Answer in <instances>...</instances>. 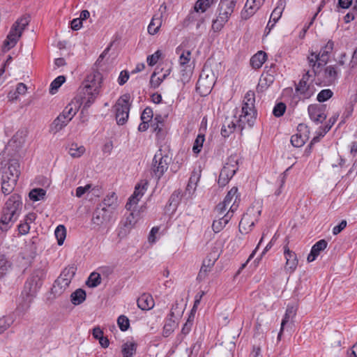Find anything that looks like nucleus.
Wrapping results in <instances>:
<instances>
[{"label":"nucleus","instance_id":"f257e3e1","mask_svg":"<svg viewBox=\"0 0 357 357\" xmlns=\"http://www.w3.org/2000/svg\"><path fill=\"white\" fill-rule=\"evenodd\" d=\"M45 277V270L38 268L35 270L28 278L22 292L24 301L17 306V310L18 311L24 313L29 309L33 298L43 284Z\"/></svg>","mask_w":357,"mask_h":357},{"label":"nucleus","instance_id":"f03ea898","mask_svg":"<svg viewBox=\"0 0 357 357\" xmlns=\"http://www.w3.org/2000/svg\"><path fill=\"white\" fill-rule=\"evenodd\" d=\"M100 75L91 74L79 86L77 98L84 109L89 108L96 99L100 88Z\"/></svg>","mask_w":357,"mask_h":357},{"label":"nucleus","instance_id":"7ed1b4c3","mask_svg":"<svg viewBox=\"0 0 357 357\" xmlns=\"http://www.w3.org/2000/svg\"><path fill=\"white\" fill-rule=\"evenodd\" d=\"M22 200L20 195L13 194L6 201L3 208L2 215L0 219L2 231H6L11 225L17 220L22 210Z\"/></svg>","mask_w":357,"mask_h":357},{"label":"nucleus","instance_id":"20e7f679","mask_svg":"<svg viewBox=\"0 0 357 357\" xmlns=\"http://www.w3.org/2000/svg\"><path fill=\"white\" fill-rule=\"evenodd\" d=\"M255 95L252 91L247 92L242 104L241 114L238 120L241 132L248 126L252 128L257 119V112L255 107Z\"/></svg>","mask_w":357,"mask_h":357},{"label":"nucleus","instance_id":"39448f33","mask_svg":"<svg viewBox=\"0 0 357 357\" xmlns=\"http://www.w3.org/2000/svg\"><path fill=\"white\" fill-rule=\"evenodd\" d=\"M29 21L26 17L17 20L11 26V29L3 42L4 48L7 50H10L17 44L19 38L21 37L22 31L28 25Z\"/></svg>","mask_w":357,"mask_h":357},{"label":"nucleus","instance_id":"423d86ee","mask_svg":"<svg viewBox=\"0 0 357 357\" xmlns=\"http://www.w3.org/2000/svg\"><path fill=\"white\" fill-rule=\"evenodd\" d=\"M130 95L125 93L117 100L114 105L116 120L119 125H123L128 121L130 109Z\"/></svg>","mask_w":357,"mask_h":357},{"label":"nucleus","instance_id":"0eeeda50","mask_svg":"<svg viewBox=\"0 0 357 357\" xmlns=\"http://www.w3.org/2000/svg\"><path fill=\"white\" fill-rule=\"evenodd\" d=\"M153 157L151 165V171L153 176L158 181L167 170L171 158L167 155H162L161 150L158 151Z\"/></svg>","mask_w":357,"mask_h":357},{"label":"nucleus","instance_id":"6e6552de","mask_svg":"<svg viewBox=\"0 0 357 357\" xmlns=\"http://www.w3.org/2000/svg\"><path fill=\"white\" fill-rule=\"evenodd\" d=\"M238 170V160L236 157H229L220 171L218 183L220 186H225Z\"/></svg>","mask_w":357,"mask_h":357},{"label":"nucleus","instance_id":"1a4fd4ad","mask_svg":"<svg viewBox=\"0 0 357 357\" xmlns=\"http://www.w3.org/2000/svg\"><path fill=\"white\" fill-rule=\"evenodd\" d=\"M310 75L309 70H307L303 75L302 79L300 80L298 84L296 85L295 93L293 96V99L296 100V102L301 100H305L310 98L314 94V89L307 85V81Z\"/></svg>","mask_w":357,"mask_h":357},{"label":"nucleus","instance_id":"9d476101","mask_svg":"<svg viewBox=\"0 0 357 357\" xmlns=\"http://www.w3.org/2000/svg\"><path fill=\"white\" fill-rule=\"evenodd\" d=\"M340 70L336 65H330L326 66L324 70H320L319 78L321 79V82L324 85L330 86L334 84L339 77Z\"/></svg>","mask_w":357,"mask_h":357},{"label":"nucleus","instance_id":"9b49d317","mask_svg":"<svg viewBox=\"0 0 357 357\" xmlns=\"http://www.w3.org/2000/svg\"><path fill=\"white\" fill-rule=\"evenodd\" d=\"M219 257L220 254L218 250L212 251L207 255L203 260L202 266L197 275V280H203L206 278L208 273L211 271Z\"/></svg>","mask_w":357,"mask_h":357},{"label":"nucleus","instance_id":"f8f14e48","mask_svg":"<svg viewBox=\"0 0 357 357\" xmlns=\"http://www.w3.org/2000/svg\"><path fill=\"white\" fill-rule=\"evenodd\" d=\"M298 133L291 137V143L295 147L303 146L309 138L310 130L307 125L304 123L298 124L297 127Z\"/></svg>","mask_w":357,"mask_h":357},{"label":"nucleus","instance_id":"ddd939ff","mask_svg":"<svg viewBox=\"0 0 357 357\" xmlns=\"http://www.w3.org/2000/svg\"><path fill=\"white\" fill-rule=\"evenodd\" d=\"M326 107L324 105H310L307 112L310 119L316 123H321L327 117L326 114Z\"/></svg>","mask_w":357,"mask_h":357},{"label":"nucleus","instance_id":"4468645a","mask_svg":"<svg viewBox=\"0 0 357 357\" xmlns=\"http://www.w3.org/2000/svg\"><path fill=\"white\" fill-rule=\"evenodd\" d=\"M236 4V0H220L219 3V15L222 22H227L234 12Z\"/></svg>","mask_w":357,"mask_h":357},{"label":"nucleus","instance_id":"2eb2a0df","mask_svg":"<svg viewBox=\"0 0 357 357\" xmlns=\"http://www.w3.org/2000/svg\"><path fill=\"white\" fill-rule=\"evenodd\" d=\"M149 182L146 180H142L135 188L133 195L129 198L126 204V208L130 210L132 205L137 204L148 188Z\"/></svg>","mask_w":357,"mask_h":357},{"label":"nucleus","instance_id":"dca6fc26","mask_svg":"<svg viewBox=\"0 0 357 357\" xmlns=\"http://www.w3.org/2000/svg\"><path fill=\"white\" fill-rule=\"evenodd\" d=\"M264 0H247L244 9L241 12V17L248 20L262 6Z\"/></svg>","mask_w":357,"mask_h":357},{"label":"nucleus","instance_id":"f3484780","mask_svg":"<svg viewBox=\"0 0 357 357\" xmlns=\"http://www.w3.org/2000/svg\"><path fill=\"white\" fill-rule=\"evenodd\" d=\"M110 213L111 211L107 210L105 207H102V205L100 204L93 213L91 220L93 224L96 226L102 225L108 220Z\"/></svg>","mask_w":357,"mask_h":357},{"label":"nucleus","instance_id":"a211bd4d","mask_svg":"<svg viewBox=\"0 0 357 357\" xmlns=\"http://www.w3.org/2000/svg\"><path fill=\"white\" fill-rule=\"evenodd\" d=\"M237 192L238 188L236 187L231 188V189L227 192L226 197L223 200V202L228 204L229 206L231 204L229 211L231 213L236 211L238 207V202H240V198L239 195L237 194Z\"/></svg>","mask_w":357,"mask_h":357},{"label":"nucleus","instance_id":"6ab92c4d","mask_svg":"<svg viewBox=\"0 0 357 357\" xmlns=\"http://www.w3.org/2000/svg\"><path fill=\"white\" fill-rule=\"evenodd\" d=\"M284 255L286 259L285 268L294 271L298 263L296 253L290 250L288 245H286L284 246Z\"/></svg>","mask_w":357,"mask_h":357},{"label":"nucleus","instance_id":"aec40b11","mask_svg":"<svg viewBox=\"0 0 357 357\" xmlns=\"http://www.w3.org/2000/svg\"><path fill=\"white\" fill-rule=\"evenodd\" d=\"M328 245V243L325 239H321L317 241L311 249L310 254L307 256V261L312 262L316 259L319 255L320 252L324 250Z\"/></svg>","mask_w":357,"mask_h":357},{"label":"nucleus","instance_id":"412c9836","mask_svg":"<svg viewBox=\"0 0 357 357\" xmlns=\"http://www.w3.org/2000/svg\"><path fill=\"white\" fill-rule=\"evenodd\" d=\"M3 174H7L10 178L18 180L20 175L19 161L15 159L10 160L8 163V168L3 172Z\"/></svg>","mask_w":357,"mask_h":357},{"label":"nucleus","instance_id":"4be33fe9","mask_svg":"<svg viewBox=\"0 0 357 357\" xmlns=\"http://www.w3.org/2000/svg\"><path fill=\"white\" fill-rule=\"evenodd\" d=\"M137 306L142 310H149L154 307L155 303L151 295L143 294L137 301Z\"/></svg>","mask_w":357,"mask_h":357},{"label":"nucleus","instance_id":"5701e85b","mask_svg":"<svg viewBox=\"0 0 357 357\" xmlns=\"http://www.w3.org/2000/svg\"><path fill=\"white\" fill-rule=\"evenodd\" d=\"M69 122L70 119H66L64 115L60 114L50 125V132L56 134L66 126Z\"/></svg>","mask_w":357,"mask_h":357},{"label":"nucleus","instance_id":"b1692460","mask_svg":"<svg viewBox=\"0 0 357 357\" xmlns=\"http://www.w3.org/2000/svg\"><path fill=\"white\" fill-rule=\"evenodd\" d=\"M70 282L68 279L63 278L59 276L58 278L54 281V284L51 289L52 293L56 295L61 294L64 290L69 286Z\"/></svg>","mask_w":357,"mask_h":357},{"label":"nucleus","instance_id":"393cba45","mask_svg":"<svg viewBox=\"0 0 357 357\" xmlns=\"http://www.w3.org/2000/svg\"><path fill=\"white\" fill-rule=\"evenodd\" d=\"M309 66L312 68L314 75L315 77H319L320 70H319L322 66H324V63L320 61L319 55L316 53L312 52L307 57Z\"/></svg>","mask_w":357,"mask_h":357},{"label":"nucleus","instance_id":"a878e982","mask_svg":"<svg viewBox=\"0 0 357 357\" xmlns=\"http://www.w3.org/2000/svg\"><path fill=\"white\" fill-rule=\"evenodd\" d=\"M1 191L4 195L10 194L14 189L17 180L10 178L7 174H3L1 178Z\"/></svg>","mask_w":357,"mask_h":357},{"label":"nucleus","instance_id":"bb28decb","mask_svg":"<svg viewBox=\"0 0 357 357\" xmlns=\"http://www.w3.org/2000/svg\"><path fill=\"white\" fill-rule=\"evenodd\" d=\"M102 207H105L107 210L112 212L118 206L117 196L114 192L107 195L101 204Z\"/></svg>","mask_w":357,"mask_h":357},{"label":"nucleus","instance_id":"cd10ccee","mask_svg":"<svg viewBox=\"0 0 357 357\" xmlns=\"http://www.w3.org/2000/svg\"><path fill=\"white\" fill-rule=\"evenodd\" d=\"M239 128L238 123H235L234 121L227 118L221 128V135L224 137H228L231 133H233L235 129Z\"/></svg>","mask_w":357,"mask_h":357},{"label":"nucleus","instance_id":"c85d7f7f","mask_svg":"<svg viewBox=\"0 0 357 357\" xmlns=\"http://www.w3.org/2000/svg\"><path fill=\"white\" fill-rule=\"evenodd\" d=\"M229 213L230 212L228 211L222 218H220L218 220H213L212 224V228L214 232L218 233L229 222V220L232 216V214L230 215Z\"/></svg>","mask_w":357,"mask_h":357},{"label":"nucleus","instance_id":"c756f323","mask_svg":"<svg viewBox=\"0 0 357 357\" xmlns=\"http://www.w3.org/2000/svg\"><path fill=\"white\" fill-rule=\"evenodd\" d=\"M296 310L294 306L288 305L284 314V316L282 320L281 328L278 335V339L280 340L282 331L286 324L289 321L290 319L296 315Z\"/></svg>","mask_w":357,"mask_h":357},{"label":"nucleus","instance_id":"7c9ffc66","mask_svg":"<svg viewBox=\"0 0 357 357\" xmlns=\"http://www.w3.org/2000/svg\"><path fill=\"white\" fill-rule=\"evenodd\" d=\"M334 43L332 40H328L326 45L322 47L317 55H319L320 61L326 65L328 61V55L333 49Z\"/></svg>","mask_w":357,"mask_h":357},{"label":"nucleus","instance_id":"2f4dec72","mask_svg":"<svg viewBox=\"0 0 357 357\" xmlns=\"http://www.w3.org/2000/svg\"><path fill=\"white\" fill-rule=\"evenodd\" d=\"M267 54L263 51H259L250 59V64L252 68L258 69L261 67L263 63L266 61Z\"/></svg>","mask_w":357,"mask_h":357},{"label":"nucleus","instance_id":"473e14b6","mask_svg":"<svg viewBox=\"0 0 357 357\" xmlns=\"http://www.w3.org/2000/svg\"><path fill=\"white\" fill-rule=\"evenodd\" d=\"M86 291L82 289H77L70 295V301L75 305L82 303L86 300Z\"/></svg>","mask_w":357,"mask_h":357},{"label":"nucleus","instance_id":"72a5a7b5","mask_svg":"<svg viewBox=\"0 0 357 357\" xmlns=\"http://www.w3.org/2000/svg\"><path fill=\"white\" fill-rule=\"evenodd\" d=\"M284 8V2L282 0H279L277 6L273 10L270 20L275 24L281 17L283 10Z\"/></svg>","mask_w":357,"mask_h":357},{"label":"nucleus","instance_id":"f704fd0d","mask_svg":"<svg viewBox=\"0 0 357 357\" xmlns=\"http://www.w3.org/2000/svg\"><path fill=\"white\" fill-rule=\"evenodd\" d=\"M137 350V344L135 342H126L123 344V357H133Z\"/></svg>","mask_w":357,"mask_h":357},{"label":"nucleus","instance_id":"c9c22d12","mask_svg":"<svg viewBox=\"0 0 357 357\" xmlns=\"http://www.w3.org/2000/svg\"><path fill=\"white\" fill-rule=\"evenodd\" d=\"M177 324L172 318H167L163 326L162 335L165 337H169L176 328Z\"/></svg>","mask_w":357,"mask_h":357},{"label":"nucleus","instance_id":"e433bc0d","mask_svg":"<svg viewBox=\"0 0 357 357\" xmlns=\"http://www.w3.org/2000/svg\"><path fill=\"white\" fill-rule=\"evenodd\" d=\"M162 25V20L160 17L153 16L151 19L150 24L148 26V32L151 35H154L158 33Z\"/></svg>","mask_w":357,"mask_h":357},{"label":"nucleus","instance_id":"4c0bfd02","mask_svg":"<svg viewBox=\"0 0 357 357\" xmlns=\"http://www.w3.org/2000/svg\"><path fill=\"white\" fill-rule=\"evenodd\" d=\"M214 0H197L195 5V13H197L199 10L202 13L205 12L214 3Z\"/></svg>","mask_w":357,"mask_h":357},{"label":"nucleus","instance_id":"58836bf2","mask_svg":"<svg viewBox=\"0 0 357 357\" xmlns=\"http://www.w3.org/2000/svg\"><path fill=\"white\" fill-rule=\"evenodd\" d=\"M65 81L66 77L63 75H59L55 78L50 84V93L51 94H54Z\"/></svg>","mask_w":357,"mask_h":357},{"label":"nucleus","instance_id":"ea45409f","mask_svg":"<svg viewBox=\"0 0 357 357\" xmlns=\"http://www.w3.org/2000/svg\"><path fill=\"white\" fill-rule=\"evenodd\" d=\"M101 282V277L100 273L96 272H93L90 274L88 280L86 282V284L89 287H96Z\"/></svg>","mask_w":357,"mask_h":357},{"label":"nucleus","instance_id":"a19ab883","mask_svg":"<svg viewBox=\"0 0 357 357\" xmlns=\"http://www.w3.org/2000/svg\"><path fill=\"white\" fill-rule=\"evenodd\" d=\"M45 193L46 191L43 188H35L31 190L29 196L31 200L37 202L43 199L45 196Z\"/></svg>","mask_w":357,"mask_h":357},{"label":"nucleus","instance_id":"79ce46f5","mask_svg":"<svg viewBox=\"0 0 357 357\" xmlns=\"http://www.w3.org/2000/svg\"><path fill=\"white\" fill-rule=\"evenodd\" d=\"M54 234L57 239L58 244L61 245L66 236V227L61 225H59L55 229Z\"/></svg>","mask_w":357,"mask_h":357},{"label":"nucleus","instance_id":"37998d69","mask_svg":"<svg viewBox=\"0 0 357 357\" xmlns=\"http://www.w3.org/2000/svg\"><path fill=\"white\" fill-rule=\"evenodd\" d=\"M204 140H205L204 135L199 134L197 135V138L195 140L193 146H192V151L194 153L198 154L200 153L202 148L203 146Z\"/></svg>","mask_w":357,"mask_h":357},{"label":"nucleus","instance_id":"c03bdc74","mask_svg":"<svg viewBox=\"0 0 357 357\" xmlns=\"http://www.w3.org/2000/svg\"><path fill=\"white\" fill-rule=\"evenodd\" d=\"M11 267V264L6 259L5 256L0 255V277H3Z\"/></svg>","mask_w":357,"mask_h":357},{"label":"nucleus","instance_id":"a18cd8bd","mask_svg":"<svg viewBox=\"0 0 357 357\" xmlns=\"http://www.w3.org/2000/svg\"><path fill=\"white\" fill-rule=\"evenodd\" d=\"M254 225V222H250V215L248 213H245L243 215L241 220L239 222V231L243 233V229L246 230L247 227H252Z\"/></svg>","mask_w":357,"mask_h":357},{"label":"nucleus","instance_id":"49530a36","mask_svg":"<svg viewBox=\"0 0 357 357\" xmlns=\"http://www.w3.org/2000/svg\"><path fill=\"white\" fill-rule=\"evenodd\" d=\"M202 174L201 167L199 166L197 168H195L192 172L191 176L189 178L188 182L197 186Z\"/></svg>","mask_w":357,"mask_h":357},{"label":"nucleus","instance_id":"de8ad7c7","mask_svg":"<svg viewBox=\"0 0 357 357\" xmlns=\"http://www.w3.org/2000/svg\"><path fill=\"white\" fill-rule=\"evenodd\" d=\"M333 95L331 89H323L317 95V100L319 102H323L330 99Z\"/></svg>","mask_w":357,"mask_h":357},{"label":"nucleus","instance_id":"09e8293b","mask_svg":"<svg viewBox=\"0 0 357 357\" xmlns=\"http://www.w3.org/2000/svg\"><path fill=\"white\" fill-rule=\"evenodd\" d=\"M117 324L121 331H126L130 327V321L125 315L119 317Z\"/></svg>","mask_w":357,"mask_h":357},{"label":"nucleus","instance_id":"8fccbe9b","mask_svg":"<svg viewBox=\"0 0 357 357\" xmlns=\"http://www.w3.org/2000/svg\"><path fill=\"white\" fill-rule=\"evenodd\" d=\"M75 274V268L74 266L66 267L63 270L59 276L63 278L68 279L69 282H71Z\"/></svg>","mask_w":357,"mask_h":357},{"label":"nucleus","instance_id":"3c124183","mask_svg":"<svg viewBox=\"0 0 357 357\" xmlns=\"http://www.w3.org/2000/svg\"><path fill=\"white\" fill-rule=\"evenodd\" d=\"M286 110V105L284 102H279L277 103L273 109V114L275 117H280L282 116Z\"/></svg>","mask_w":357,"mask_h":357},{"label":"nucleus","instance_id":"603ef678","mask_svg":"<svg viewBox=\"0 0 357 357\" xmlns=\"http://www.w3.org/2000/svg\"><path fill=\"white\" fill-rule=\"evenodd\" d=\"M194 321V314L191 313V314L189 316L188 320L183 325L182 329H181V334L183 335H186L190 333L191 331L192 324Z\"/></svg>","mask_w":357,"mask_h":357},{"label":"nucleus","instance_id":"864d4df0","mask_svg":"<svg viewBox=\"0 0 357 357\" xmlns=\"http://www.w3.org/2000/svg\"><path fill=\"white\" fill-rule=\"evenodd\" d=\"M13 322V320L10 317H3L0 318V334L7 330Z\"/></svg>","mask_w":357,"mask_h":357},{"label":"nucleus","instance_id":"5fc2aeb1","mask_svg":"<svg viewBox=\"0 0 357 357\" xmlns=\"http://www.w3.org/2000/svg\"><path fill=\"white\" fill-rule=\"evenodd\" d=\"M84 152V146H81L79 147H77V145L73 144L72 146L69 149V154L73 158H78L81 156Z\"/></svg>","mask_w":357,"mask_h":357},{"label":"nucleus","instance_id":"6e6d98bb","mask_svg":"<svg viewBox=\"0 0 357 357\" xmlns=\"http://www.w3.org/2000/svg\"><path fill=\"white\" fill-rule=\"evenodd\" d=\"M77 108L73 109L71 106V104H69L66 107L63 112L61 114V115H64L66 119H70V121L73 118V116L76 114Z\"/></svg>","mask_w":357,"mask_h":357},{"label":"nucleus","instance_id":"4d7b16f0","mask_svg":"<svg viewBox=\"0 0 357 357\" xmlns=\"http://www.w3.org/2000/svg\"><path fill=\"white\" fill-rule=\"evenodd\" d=\"M338 116H339V114H335L328 119L327 124L323 128L322 136H324V135L326 134L331 130L332 126L337 121Z\"/></svg>","mask_w":357,"mask_h":357},{"label":"nucleus","instance_id":"13d9d810","mask_svg":"<svg viewBox=\"0 0 357 357\" xmlns=\"http://www.w3.org/2000/svg\"><path fill=\"white\" fill-rule=\"evenodd\" d=\"M161 56V52L160 50H157L154 54L148 56L146 61L149 66H153L157 63L160 57Z\"/></svg>","mask_w":357,"mask_h":357},{"label":"nucleus","instance_id":"bf43d9fd","mask_svg":"<svg viewBox=\"0 0 357 357\" xmlns=\"http://www.w3.org/2000/svg\"><path fill=\"white\" fill-rule=\"evenodd\" d=\"M206 79L207 77L203 78L202 75L200 76L197 83V89H199L201 87L206 86V92L211 91L213 86V81L211 80L210 83H208V85L206 86Z\"/></svg>","mask_w":357,"mask_h":357},{"label":"nucleus","instance_id":"052dcab7","mask_svg":"<svg viewBox=\"0 0 357 357\" xmlns=\"http://www.w3.org/2000/svg\"><path fill=\"white\" fill-rule=\"evenodd\" d=\"M153 115V114L152 109L149 107H147L144 109V111L141 115V120L146 121L149 122V121H151L152 119Z\"/></svg>","mask_w":357,"mask_h":357},{"label":"nucleus","instance_id":"680f3d73","mask_svg":"<svg viewBox=\"0 0 357 357\" xmlns=\"http://www.w3.org/2000/svg\"><path fill=\"white\" fill-rule=\"evenodd\" d=\"M155 75H156V73L154 72L152 74V75L151 77V79H150L151 86L153 89L158 88L163 81L162 77H155Z\"/></svg>","mask_w":357,"mask_h":357},{"label":"nucleus","instance_id":"e2e57ef3","mask_svg":"<svg viewBox=\"0 0 357 357\" xmlns=\"http://www.w3.org/2000/svg\"><path fill=\"white\" fill-rule=\"evenodd\" d=\"M130 77L129 73L128 70H122L120 73V75L118 77V83L120 86H123L124 84L127 82Z\"/></svg>","mask_w":357,"mask_h":357},{"label":"nucleus","instance_id":"0e129e2a","mask_svg":"<svg viewBox=\"0 0 357 357\" xmlns=\"http://www.w3.org/2000/svg\"><path fill=\"white\" fill-rule=\"evenodd\" d=\"M135 223H136V220L135 219L134 213L132 212H131L127 216L125 223H124V226L130 229L135 225Z\"/></svg>","mask_w":357,"mask_h":357},{"label":"nucleus","instance_id":"69168bd1","mask_svg":"<svg viewBox=\"0 0 357 357\" xmlns=\"http://www.w3.org/2000/svg\"><path fill=\"white\" fill-rule=\"evenodd\" d=\"M221 20L222 19L220 18V17L218 16L216 20H214L213 21L212 29L215 31H218L221 30V29L223 27V25L227 22H222Z\"/></svg>","mask_w":357,"mask_h":357},{"label":"nucleus","instance_id":"338daca9","mask_svg":"<svg viewBox=\"0 0 357 357\" xmlns=\"http://www.w3.org/2000/svg\"><path fill=\"white\" fill-rule=\"evenodd\" d=\"M190 54H191V53L188 50L186 52H183L181 54V55L180 56V58H179V62L181 66H185L190 61Z\"/></svg>","mask_w":357,"mask_h":357},{"label":"nucleus","instance_id":"774afa93","mask_svg":"<svg viewBox=\"0 0 357 357\" xmlns=\"http://www.w3.org/2000/svg\"><path fill=\"white\" fill-rule=\"evenodd\" d=\"M347 221L345 220H342L338 225H336L333 229V235H337L340 234L346 227H347Z\"/></svg>","mask_w":357,"mask_h":357}]
</instances>
